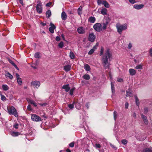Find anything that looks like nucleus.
I'll use <instances>...</instances> for the list:
<instances>
[{
  "instance_id": "nucleus-1",
  "label": "nucleus",
  "mask_w": 152,
  "mask_h": 152,
  "mask_svg": "<svg viewBox=\"0 0 152 152\" xmlns=\"http://www.w3.org/2000/svg\"><path fill=\"white\" fill-rule=\"evenodd\" d=\"M112 58V55L109 49H107L105 52L102 59V63L104 68L106 69H108L110 64L108 60L110 61Z\"/></svg>"
},
{
  "instance_id": "nucleus-2",
  "label": "nucleus",
  "mask_w": 152,
  "mask_h": 152,
  "mask_svg": "<svg viewBox=\"0 0 152 152\" xmlns=\"http://www.w3.org/2000/svg\"><path fill=\"white\" fill-rule=\"evenodd\" d=\"M7 112L10 115H13L17 117L18 114L15 108L13 106L7 107Z\"/></svg>"
},
{
  "instance_id": "nucleus-3",
  "label": "nucleus",
  "mask_w": 152,
  "mask_h": 152,
  "mask_svg": "<svg viewBox=\"0 0 152 152\" xmlns=\"http://www.w3.org/2000/svg\"><path fill=\"white\" fill-rule=\"evenodd\" d=\"M117 31L120 34H121L123 31L127 29V25L126 24L121 25L119 23H117L116 25Z\"/></svg>"
},
{
  "instance_id": "nucleus-4",
  "label": "nucleus",
  "mask_w": 152,
  "mask_h": 152,
  "mask_svg": "<svg viewBox=\"0 0 152 152\" xmlns=\"http://www.w3.org/2000/svg\"><path fill=\"white\" fill-rule=\"evenodd\" d=\"M93 28L95 31L98 32H100L102 31V25L100 23H96L93 26Z\"/></svg>"
},
{
  "instance_id": "nucleus-5",
  "label": "nucleus",
  "mask_w": 152,
  "mask_h": 152,
  "mask_svg": "<svg viewBox=\"0 0 152 152\" xmlns=\"http://www.w3.org/2000/svg\"><path fill=\"white\" fill-rule=\"evenodd\" d=\"M38 4L36 6V10L37 12L41 14L42 11V7L41 3L40 1L37 2Z\"/></svg>"
},
{
  "instance_id": "nucleus-6",
  "label": "nucleus",
  "mask_w": 152,
  "mask_h": 152,
  "mask_svg": "<svg viewBox=\"0 0 152 152\" xmlns=\"http://www.w3.org/2000/svg\"><path fill=\"white\" fill-rule=\"evenodd\" d=\"M31 120L34 121L39 122L41 121V118L35 114H32L31 116Z\"/></svg>"
},
{
  "instance_id": "nucleus-7",
  "label": "nucleus",
  "mask_w": 152,
  "mask_h": 152,
  "mask_svg": "<svg viewBox=\"0 0 152 152\" xmlns=\"http://www.w3.org/2000/svg\"><path fill=\"white\" fill-rule=\"evenodd\" d=\"M110 21V19L109 18H106L103 23V26L102 27L103 30H105L106 28L107 25Z\"/></svg>"
},
{
  "instance_id": "nucleus-8",
  "label": "nucleus",
  "mask_w": 152,
  "mask_h": 152,
  "mask_svg": "<svg viewBox=\"0 0 152 152\" xmlns=\"http://www.w3.org/2000/svg\"><path fill=\"white\" fill-rule=\"evenodd\" d=\"M31 84L34 87L37 88L40 86V83L39 81H35L32 82Z\"/></svg>"
},
{
  "instance_id": "nucleus-9",
  "label": "nucleus",
  "mask_w": 152,
  "mask_h": 152,
  "mask_svg": "<svg viewBox=\"0 0 152 152\" xmlns=\"http://www.w3.org/2000/svg\"><path fill=\"white\" fill-rule=\"evenodd\" d=\"M77 31L79 34H83L85 33V29L83 27H80L77 28Z\"/></svg>"
},
{
  "instance_id": "nucleus-10",
  "label": "nucleus",
  "mask_w": 152,
  "mask_h": 152,
  "mask_svg": "<svg viewBox=\"0 0 152 152\" xmlns=\"http://www.w3.org/2000/svg\"><path fill=\"white\" fill-rule=\"evenodd\" d=\"M95 36L93 33L90 34L88 37V39L91 42H93L95 40Z\"/></svg>"
},
{
  "instance_id": "nucleus-11",
  "label": "nucleus",
  "mask_w": 152,
  "mask_h": 152,
  "mask_svg": "<svg viewBox=\"0 0 152 152\" xmlns=\"http://www.w3.org/2000/svg\"><path fill=\"white\" fill-rule=\"evenodd\" d=\"M50 25L51 26L49 28V31L51 33H53L54 32V29L56 28V27L52 23H50Z\"/></svg>"
},
{
  "instance_id": "nucleus-12",
  "label": "nucleus",
  "mask_w": 152,
  "mask_h": 152,
  "mask_svg": "<svg viewBox=\"0 0 152 152\" xmlns=\"http://www.w3.org/2000/svg\"><path fill=\"white\" fill-rule=\"evenodd\" d=\"M98 45H96L94 46L92 49L90 50L88 52V54L89 55H91L94 52L95 50L97 49V46Z\"/></svg>"
},
{
  "instance_id": "nucleus-13",
  "label": "nucleus",
  "mask_w": 152,
  "mask_h": 152,
  "mask_svg": "<svg viewBox=\"0 0 152 152\" xmlns=\"http://www.w3.org/2000/svg\"><path fill=\"white\" fill-rule=\"evenodd\" d=\"M62 88L65 90L66 92H68L70 89V88L69 87V85L66 84L63 85Z\"/></svg>"
},
{
  "instance_id": "nucleus-14",
  "label": "nucleus",
  "mask_w": 152,
  "mask_h": 152,
  "mask_svg": "<svg viewBox=\"0 0 152 152\" xmlns=\"http://www.w3.org/2000/svg\"><path fill=\"white\" fill-rule=\"evenodd\" d=\"M144 7V5L142 4H135L134 5V7L137 10H139L142 8Z\"/></svg>"
},
{
  "instance_id": "nucleus-15",
  "label": "nucleus",
  "mask_w": 152,
  "mask_h": 152,
  "mask_svg": "<svg viewBox=\"0 0 152 152\" xmlns=\"http://www.w3.org/2000/svg\"><path fill=\"white\" fill-rule=\"evenodd\" d=\"M71 68L70 65H67L65 66L64 67V70L66 72H68L70 70Z\"/></svg>"
},
{
  "instance_id": "nucleus-16",
  "label": "nucleus",
  "mask_w": 152,
  "mask_h": 152,
  "mask_svg": "<svg viewBox=\"0 0 152 152\" xmlns=\"http://www.w3.org/2000/svg\"><path fill=\"white\" fill-rule=\"evenodd\" d=\"M141 116L142 118L143 119V121L145 124H147L148 123V120L146 117L144 116L142 114L141 115Z\"/></svg>"
},
{
  "instance_id": "nucleus-17",
  "label": "nucleus",
  "mask_w": 152,
  "mask_h": 152,
  "mask_svg": "<svg viewBox=\"0 0 152 152\" xmlns=\"http://www.w3.org/2000/svg\"><path fill=\"white\" fill-rule=\"evenodd\" d=\"M67 18V15L64 12H63L61 13V18L62 20H65Z\"/></svg>"
},
{
  "instance_id": "nucleus-18",
  "label": "nucleus",
  "mask_w": 152,
  "mask_h": 152,
  "mask_svg": "<svg viewBox=\"0 0 152 152\" xmlns=\"http://www.w3.org/2000/svg\"><path fill=\"white\" fill-rule=\"evenodd\" d=\"M19 133L18 132L12 131L10 132L11 135L13 137H17L19 135Z\"/></svg>"
},
{
  "instance_id": "nucleus-19",
  "label": "nucleus",
  "mask_w": 152,
  "mask_h": 152,
  "mask_svg": "<svg viewBox=\"0 0 152 152\" xmlns=\"http://www.w3.org/2000/svg\"><path fill=\"white\" fill-rule=\"evenodd\" d=\"M102 4H103L104 6L106 8H109V4L105 0L102 1Z\"/></svg>"
},
{
  "instance_id": "nucleus-20",
  "label": "nucleus",
  "mask_w": 152,
  "mask_h": 152,
  "mask_svg": "<svg viewBox=\"0 0 152 152\" xmlns=\"http://www.w3.org/2000/svg\"><path fill=\"white\" fill-rule=\"evenodd\" d=\"M134 97L135 99V102L136 104L138 107H139L140 105L139 100L137 96H135Z\"/></svg>"
},
{
  "instance_id": "nucleus-21",
  "label": "nucleus",
  "mask_w": 152,
  "mask_h": 152,
  "mask_svg": "<svg viewBox=\"0 0 152 152\" xmlns=\"http://www.w3.org/2000/svg\"><path fill=\"white\" fill-rule=\"evenodd\" d=\"M95 20V18L93 17H91L88 19V21L91 23H94Z\"/></svg>"
},
{
  "instance_id": "nucleus-22",
  "label": "nucleus",
  "mask_w": 152,
  "mask_h": 152,
  "mask_svg": "<svg viewBox=\"0 0 152 152\" xmlns=\"http://www.w3.org/2000/svg\"><path fill=\"white\" fill-rule=\"evenodd\" d=\"M107 13V10L105 8H103L101 10V14L103 15H106Z\"/></svg>"
},
{
  "instance_id": "nucleus-23",
  "label": "nucleus",
  "mask_w": 152,
  "mask_h": 152,
  "mask_svg": "<svg viewBox=\"0 0 152 152\" xmlns=\"http://www.w3.org/2000/svg\"><path fill=\"white\" fill-rule=\"evenodd\" d=\"M76 104V102H73L72 104H68V107L69 108L71 109L72 110L74 108V104Z\"/></svg>"
},
{
  "instance_id": "nucleus-24",
  "label": "nucleus",
  "mask_w": 152,
  "mask_h": 152,
  "mask_svg": "<svg viewBox=\"0 0 152 152\" xmlns=\"http://www.w3.org/2000/svg\"><path fill=\"white\" fill-rule=\"evenodd\" d=\"M132 91L130 90V89H129L126 91V97H128L129 96H130L131 95H132Z\"/></svg>"
},
{
  "instance_id": "nucleus-25",
  "label": "nucleus",
  "mask_w": 152,
  "mask_h": 152,
  "mask_svg": "<svg viewBox=\"0 0 152 152\" xmlns=\"http://www.w3.org/2000/svg\"><path fill=\"white\" fill-rule=\"evenodd\" d=\"M28 101L31 104H33L35 107H37L36 103L33 100L31 99H29L28 100Z\"/></svg>"
},
{
  "instance_id": "nucleus-26",
  "label": "nucleus",
  "mask_w": 152,
  "mask_h": 152,
  "mask_svg": "<svg viewBox=\"0 0 152 152\" xmlns=\"http://www.w3.org/2000/svg\"><path fill=\"white\" fill-rule=\"evenodd\" d=\"M143 152H152L151 148H146L144 149L142 151Z\"/></svg>"
},
{
  "instance_id": "nucleus-27",
  "label": "nucleus",
  "mask_w": 152,
  "mask_h": 152,
  "mask_svg": "<svg viewBox=\"0 0 152 152\" xmlns=\"http://www.w3.org/2000/svg\"><path fill=\"white\" fill-rule=\"evenodd\" d=\"M2 88L4 91H7L9 89V88L7 85H2Z\"/></svg>"
},
{
  "instance_id": "nucleus-28",
  "label": "nucleus",
  "mask_w": 152,
  "mask_h": 152,
  "mask_svg": "<svg viewBox=\"0 0 152 152\" xmlns=\"http://www.w3.org/2000/svg\"><path fill=\"white\" fill-rule=\"evenodd\" d=\"M84 68L86 71H89L90 70V66L88 64H86L84 66Z\"/></svg>"
},
{
  "instance_id": "nucleus-29",
  "label": "nucleus",
  "mask_w": 152,
  "mask_h": 152,
  "mask_svg": "<svg viewBox=\"0 0 152 152\" xmlns=\"http://www.w3.org/2000/svg\"><path fill=\"white\" fill-rule=\"evenodd\" d=\"M83 78L85 80H88L90 79V76L86 74L83 76Z\"/></svg>"
},
{
  "instance_id": "nucleus-30",
  "label": "nucleus",
  "mask_w": 152,
  "mask_h": 152,
  "mask_svg": "<svg viewBox=\"0 0 152 152\" xmlns=\"http://www.w3.org/2000/svg\"><path fill=\"white\" fill-rule=\"evenodd\" d=\"M9 62L13 66L15 67L17 69L19 70V69L17 67V65L14 63V62L11 60H9Z\"/></svg>"
},
{
  "instance_id": "nucleus-31",
  "label": "nucleus",
  "mask_w": 152,
  "mask_h": 152,
  "mask_svg": "<svg viewBox=\"0 0 152 152\" xmlns=\"http://www.w3.org/2000/svg\"><path fill=\"white\" fill-rule=\"evenodd\" d=\"M51 15V12L50 10H48L46 12V15L47 17L49 18Z\"/></svg>"
},
{
  "instance_id": "nucleus-32",
  "label": "nucleus",
  "mask_w": 152,
  "mask_h": 152,
  "mask_svg": "<svg viewBox=\"0 0 152 152\" xmlns=\"http://www.w3.org/2000/svg\"><path fill=\"white\" fill-rule=\"evenodd\" d=\"M111 90L112 91V93L113 94L115 92V89H114V84H113L112 82H111Z\"/></svg>"
},
{
  "instance_id": "nucleus-33",
  "label": "nucleus",
  "mask_w": 152,
  "mask_h": 152,
  "mask_svg": "<svg viewBox=\"0 0 152 152\" xmlns=\"http://www.w3.org/2000/svg\"><path fill=\"white\" fill-rule=\"evenodd\" d=\"M6 76L7 77H9L11 79H12L13 78L12 75L9 72L7 73L6 74Z\"/></svg>"
},
{
  "instance_id": "nucleus-34",
  "label": "nucleus",
  "mask_w": 152,
  "mask_h": 152,
  "mask_svg": "<svg viewBox=\"0 0 152 152\" xmlns=\"http://www.w3.org/2000/svg\"><path fill=\"white\" fill-rule=\"evenodd\" d=\"M18 83L19 85H21L22 83V79L20 78L17 79Z\"/></svg>"
},
{
  "instance_id": "nucleus-35",
  "label": "nucleus",
  "mask_w": 152,
  "mask_h": 152,
  "mask_svg": "<svg viewBox=\"0 0 152 152\" xmlns=\"http://www.w3.org/2000/svg\"><path fill=\"white\" fill-rule=\"evenodd\" d=\"M82 8L81 6H80L78 9L77 12L79 15H80L82 14Z\"/></svg>"
},
{
  "instance_id": "nucleus-36",
  "label": "nucleus",
  "mask_w": 152,
  "mask_h": 152,
  "mask_svg": "<svg viewBox=\"0 0 152 152\" xmlns=\"http://www.w3.org/2000/svg\"><path fill=\"white\" fill-rule=\"evenodd\" d=\"M69 56L71 59H73L75 57L74 54L72 51H71L70 53Z\"/></svg>"
},
{
  "instance_id": "nucleus-37",
  "label": "nucleus",
  "mask_w": 152,
  "mask_h": 152,
  "mask_svg": "<svg viewBox=\"0 0 152 152\" xmlns=\"http://www.w3.org/2000/svg\"><path fill=\"white\" fill-rule=\"evenodd\" d=\"M136 69H141L142 68V66L141 64H139L137 65L136 67L135 68Z\"/></svg>"
},
{
  "instance_id": "nucleus-38",
  "label": "nucleus",
  "mask_w": 152,
  "mask_h": 152,
  "mask_svg": "<svg viewBox=\"0 0 152 152\" xmlns=\"http://www.w3.org/2000/svg\"><path fill=\"white\" fill-rule=\"evenodd\" d=\"M76 104V108L77 109L80 110L81 108L80 104L77 102H76V104Z\"/></svg>"
},
{
  "instance_id": "nucleus-39",
  "label": "nucleus",
  "mask_w": 152,
  "mask_h": 152,
  "mask_svg": "<svg viewBox=\"0 0 152 152\" xmlns=\"http://www.w3.org/2000/svg\"><path fill=\"white\" fill-rule=\"evenodd\" d=\"M58 47L61 48H62L64 46V43L63 42L61 41L58 44Z\"/></svg>"
},
{
  "instance_id": "nucleus-40",
  "label": "nucleus",
  "mask_w": 152,
  "mask_h": 152,
  "mask_svg": "<svg viewBox=\"0 0 152 152\" xmlns=\"http://www.w3.org/2000/svg\"><path fill=\"white\" fill-rule=\"evenodd\" d=\"M37 62H36V63L35 64H31V67L33 68L34 69H37V67H36V66L37 65Z\"/></svg>"
},
{
  "instance_id": "nucleus-41",
  "label": "nucleus",
  "mask_w": 152,
  "mask_h": 152,
  "mask_svg": "<svg viewBox=\"0 0 152 152\" xmlns=\"http://www.w3.org/2000/svg\"><path fill=\"white\" fill-rule=\"evenodd\" d=\"M104 49L103 47H102L101 48L99 55L101 56L103 54Z\"/></svg>"
},
{
  "instance_id": "nucleus-42",
  "label": "nucleus",
  "mask_w": 152,
  "mask_h": 152,
  "mask_svg": "<svg viewBox=\"0 0 152 152\" xmlns=\"http://www.w3.org/2000/svg\"><path fill=\"white\" fill-rule=\"evenodd\" d=\"M101 147V145L99 143H96L95 144V147L97 149L100 148Z\"/></svg>"
},
{
  "instance_id": "nucleus-43",
  "label": "nucleus",
  "mask_w": 152,
  "mask_h": 152,
  "mask_svg": "<svg viewBox=\"0 0 152 152\" xmlns=\"http://www.w3.org/2000/svg\"><path fill=\"white\" fill-rule=\"evenodd\" d=\"M75 89V88L74 87L70 90L69 94L71 95H73V92Z\"/></svg>"
},
{
  "instance_id": "nucleus-44",
  "label": "nucleus",
  "mask_w": 152,
  "mask_h": 152,
  "mask_svg": "<svg viewBox=\"0 0 152 152\" xmlns=\"http://www.w3.org/2000/svg\"><path fill=\"white\" fill-rule=\"evenodd\" d=\"M34 57L36 58H39L40 57L39 53L37 52L36 53L34 54Z\"/></svg>"
},
{
  "instance_id": "nucleus-45",
  "label": "nucleus",
  "mask_w": 152,
  "mask_h": 152,
  "mask_svg": "<svg viewBox=\"0 0 152 152\" xmlns=\"http://www.w3.org/2000/svg\"><path fill=\"white\" fill-rule=\"evenodd\" d=\"M121 142L123 144L125 145L127 144V141L126 139H123L121 140Z\"/></svg>"
},
{
  "instance_id": "nucleus-46",
  "label": "nucleus",
  "mask_w": 152,
  "mask_h": 152,
  "mask_svg": "<svg viewBox=\"0 0 152 152\" xmlns=\"http://www.w3.org/2000/svg\"><path fill=\"white\" fill-rule=\"evenodd\" d=\"M117 115V112L115 111H114L113 113V115H114V119L115 121V120L116 119Z\"/></svg>"
},
{
  "instance_id": "nucleus-47",
  "label": "nucleus",
  "mask_w": 152,
  "mask_h": 152,
  "mask_svg": "<svg viewBox=\"0 0 152 152\" xmlns=\"http://www.w3.org/2000/svg\"><path fill=\"white\" fill-rule=\"evenodd\" d=\"M135 58H136V59H135L134 60V61L136 63H138L139 62V57L137 56V57H136V56H135Z\"/></svg>"
},
{
  "instance_id": "nucleus-48",
  "label": "nucleus",
  "mask_w": 152,
  "mask_h": 152,
  "mask_svg": "<svg viewBox=\"0 0 152 152\" xmlns=\"http://www.w3.org/2000/svg\"><path fill=\"white\" fill-rule=\"evenodd\" d=\"M129 72L130 73V75L132 76L133 75V69H130L129 70Z\"/></svg>"
},
{
  "instance_id": "nucleus-49",
  "label": "nucleus",
  "mask_w": 152,
  "mask_h": 152,
  "mask_svg": "<svg viewBox=\"0 0 152 152\" xmlns=\"http://www.w3.org/2000/svg\"><path fill=\"white\" fill-rule=\"evenodd\" d=\"M18 126L19 125L17 123H15L14 124L13 127L16 129H17L18 128Z\"/></svg>"
},
{
  "instance_id": "nucleus-50",
  "label": "nucleus",
  "mask_w": 152,
  "mask_h": 152,
  "mask_svg": "<svg viewBox=\"0 0 152 152\" xmlns=\"http://www.w3.org/2000/svg\"><path fill=\"white\" fill-rule=\"evenodd\" d=\"M110 145L111 146V147L113 148L114 149H115V150H116L117 149V147H116L115 145H114L112 144H110Z\"/></svg>"
},
{
  "instance_id": "nucleus-51",
  "label": "nucleus",
  "mask_w": 152,
  "mask_h": 152,
  "mask_svg": "<svg viewBox=\"0 0 152 152\" xmlns=\"http://www.w3.org/2000/svg\"><path fill=\"white\" fill-rule=\"evenodd\" d=\"M6 97L3 95H1V99L3 101H4L6 100Z\"/></svg>"
},
{
  "instance_id": "nucleus-52",
  "label": "nucleus",
  "mask_w": 152,
  "mask_h": 152,
  "mask_svg": "<svg viewBox=\"0 0 152 152\" xmlns=\"http://www.w3.org/2000/svg\"><path fill=\"white\" fill-rule=\"evenodd\" d=\"M39 105L41 106L44 107L48 105V104L47 103H39Z\"/></svg>"
},
{
  "instance_id": "nucleus-53",
  "label": "nucleus",
  "mask_w": 152,
  "mask_h": 152,
  "mask_svg": "<svg viewBox=\"0 0 152 152\" xmlns=\"http://www.w3.org/2000/svg\"><path fill=\"white\" fill-rule=\"evenodd\" d=\"M69 145L70 147L72 148L74 146V143L73 142H72L69 144Z\"/></svg>"
},
{
  "instance_id": "nucleus-54",
  "label": "nucleus",
  "mask_w": 152,
  "mask_h": 152,
  "mask_svg": "<svg viewBox=\"0 0 152 152\" xmlns=\"http://www.w3.org/2000/svg\"><path fill=\"white\" fill-rule=\"evenodd\" d=\"M27 109L29 111H31L32 110V109L31 106L30 105H29L27 106Z\"/></svg>"
},
{
  "instance_id": "nucleus-55",
  "label": "nucleus",
  "mask_w": 152,
  "mask_h": 152,
  "mask_svg": "<svg viewBox=\"0 0 152 152\" xmlns=\"http://www.w3.org/2000/svg\"><path fill=\"white\" fill-rule=\"evenodd\" d=\"M136 138L137 140L140 141H143L145 139V138H140V137H136Z\"/></svg>"
},
{
  "instance_id": "nucleus-56",
  "label": "nucleus",
  "mask_w": 152,
  "mask_h": 152,
  "mask_svg": "<svg viewBox=\"0 0 152 152\" xmlns=\"http://www.w3.org/2000/svg\"><path fill=\"white\" fill-rule=\"evenodd\" d=\"M56 40L57 41H59L60 40V38L59 36H57L56 38Z\"/></svg>"
},
{
  "instance_id": "nucleus-57",
  "label": "nucleus",
  "mask_w": 152,
  "mask_h": 152,
  "mask_svg": "<svg viewBox=\"0 0 152 152\" xmlns=\"http://www.w3.org/2000/svg\"><path fill=\"white\" fill-rule=\"evenodd\" d=\"M125 106L126 108H128L129 106V104L127 102H126L125 103Z\"/></svg>"
},
{
  "instance_id": "nucleus-58",
  "label": "nucleus",
  "mask_w": 152,
  "mask_h": 152,
  "mask_svg": "<svg viewBox=\"0 0 152 152\" xmlns=\"http://www.w3.org/2000/svg\"><path fill=\"white\" fill-rule=\"evenodd\" d=\"M51 4H52L51 2H49V3H47L46 5V6L47 7H50V5Z\"/></svg>"
},
{
  "instance_id": "nucleus-59",
  "label": "nucleus",
  "mask_w": 152,
  "mask_h": 152,
  "mask_svg": "<svg viewBox=\"0 0 152 152\" xmlns=\"http://www.w3.org/2000/svg\"><path fill=\"white\" fill-rule=\"evenodd\" d=\"M149 53L150 56H152V48H151L149 50Z\"/></svg>"
},
{
  "instance_id": "nucleus-60",
  "label": "nucleus",
  "mask_w": 152,
  "mask_h": 152,
  "mask_svg": "<svg viewBox=\"0 0 152 152\" xmlns=\"http://www.w3.org/2000/svg\"><path fill=\"white\" fill-rule=\"evenodd\" d=\"M148 111V109L147 108H145L144 109V113L145 114Z\"/></svg>"
},
{
  "instance_id": "nucleus-61",
  "label": "nucleus",
  "mask_w": 152,
  "mask_h": 152,
  "mask_svg": "<svg viewBox=\"0 0 152 152\" xmlns=\"http://www.w3.org/2000/svg\"><path fill=\"white\" fill-rule=\"evenodd\" d=\"M132 47V45L131 43H129L128 46V48L129 49H130Z\"/></svg>"
},
{
  "instance_id": "nucleus-62",
  "label": "nucleus",
  "mask_w": 152,
  "mask_h": 152,
  "mask_svg": "<svg viewBox=\"0 0 152 152\" xmlns=\"http://www.w3.org/2000/svg\"><path fill=\"white\" fill-rule=\"evenodd\" d=\"M123 81V80L122 78H118L117 79V81L118 82H122Z\"/></svg>"
},
{
  "instance_id": "nucleus-63",
  "label": "nucleus",
  "mask_w": 152,
  "mask_h": 152,
  "mask_svg": "<svg viewBox=\"0 0 152 152\" xmlns=\"http://www.w3.org/2000/svg\"><path fill=\"white\" fill-rule=\"evenodd\" d=\"M89 104L88 103H87L86 104V106L87 109L89 108Z\"/></svg>"
},
{
  "instance_id": "nucleus-64",
  "label": "nucleus",
  "mask_w": 152,
  "mask_h": 152,
  "mask_svg": "<svg viewBox=\"0 0 152 152\" xmlns=\"http://www.w3.org/2000/svg\"><path fill=\"white\" fill-rule=\"evenodd\" d=\"M102 1H101L100 0H98L97 1V3L98 5H99L100 4H102Z\"/></svg>"
}]
</instances>
